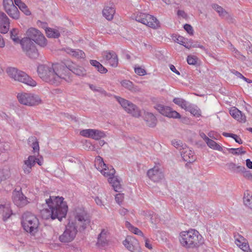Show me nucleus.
<instances>
[{
	"mask_svg": "<svg viewBox=\"0 0 252 252\" xmlns=\"http://www.w3.org/2000/svg\"><path fill=\"white\" fill-rule=\"evenodd\" d=\"M71 71L74 74L83 76L86 74V70L80 64H71L67 67L61 64H40L37 71L40 77L46 81L58 84L62 79L67 80L66 77Z\"/></svg>",
	"mask_w": 252,
	"mask_h": 252,
	"instance_id": "f257e3e1",
	"label": "nucleus"
},
{
	"mask_svg": "<svg viewBox=\"0 0 252 252\" xmlns=\"http://www.w3.org/2000/svg\"><path fill=\"white\" fill-rule=\"evenodd\" d=\"M90 220L84 209L75 208L65 226L63 233L59 236L62 243H69L75 238L77 232L84 230L90 224Z\"/></svg>",
	"mask_w": 252,
	"mask_h": 252,
	"instance_id": "f03ea898",
	"label": "nucleus"
},
{
	"mask_svg": "<svg viewBox=\"0 0 252 252\" xmlns=\"http://www.w3.org/2000/svg\"><path fill=\"white\" fill-rule=\"evenodd\" d=\"M47 208L41 210V216L44 219H51L54 220L58 219L62 221L65 218L67 211L68 206L63 197L50 196L45 200Z\"/></svg>",
	"mask_w": 252,
	"mask_h": 252,
	"instance_id": "7ed1b4c3",
	"label": "nucleus"
},
{
	"mask_svg": "<svg viewBox=\"0 0 252 252\" xmlns=\"http://www.w3.org/2000/svg\"><path fill=\"white\" fill-rule=\"evenodd\" d=\"M178 240L180 245L186 249L198 248L204 243V238L199 232L193 229L181 231Z\"/></svg>",
	"mask_w": 252,
	"mask_h": 252,
	"instance_id": "20e7f679",
	"label": "nucleus"
},
{
	"mask_svg": "<svg viewBox=\"0 0 252 252\" xmlns=\"http://www.w3.org/2000/svg\"><path fill=\"white\" fill-rule=\"evenodd\" d=\"M8 76L15 81L24 83L28 86H32L30 77L25 72L18 70L14 67H8L6 69Z\"/></svg>",
	"mask_w": 252,
	"mask_h": 252,
	"instance_id": "39448f33",
	"label": "nucleus"
},
{
	"mask_svg": "<svg viewBox=\"0 0 252 252\" xmlns=\"http://www.w3.org/2000/svg\"><path fill=\"white\" fill-rule=\"evenodd\" d=\"M94 165L101 174L108 178V179L112 177L115 173L114 168L112 166L107 165L104 162L103 159L99 156L95 158Z\"/></svg>",
	"mask_w": 252,
	"mask_h": 252,
	"instance_id": "423d86ee",
	"label": "nucleus"
},
{
	"mask_svg": "<svg viewBox=\"0 0 252 252\" xmlns=\"http://www.w3.org/2000/svg\"><path fill=\"white\" fill-rule=\"evenodd\" d=\"M117 100L128 113L135 117H138L141 115V112L138 107L130 101L123 98L117 96Z\"/></svg>",
	"mask_w": 252,
	"mask_h": 252,
	"instance_id": "0eeeda50",
	"label": "nucleus"
},
{
	"mask_svg": "<svg viewBox=\"0 0 252 252\" xmlns=\"http://www.w3.org/2000/svg\"><path fill=\"white\" fill-rule=\"evenodd\" d=\"M3 6L8 16L15 20L20 18V12L17 7L14 4L13 0H3Z\"/></svg>",
	"mask_w": 252,
	"mask_h": 252,
	"instance_id": "6e6552de",
	"label": "nucleus"
},
{
	"mask_svg": "<svg viewBox=\"0 0 252 252\" xmlns=\"http://www.w3.org/2000/svg\"><path fill=\"white\" fill-rule=\"evenodd\" d=\"M125 225L126 227L128 229V230L129 231H130L132 233H134L135 235L141 236L143 238L145 242L144 245L147 249L150 250H152L153 249V245L152 244L151 241L146 237H145L143 233L139 229L134 226L129 222L127 221L126 222Z\"/></svg>",
	"mask_w": 252,
	"mask_h": 252,
	"instance_id": "1a4fd4ad",
	"label": "nucleus"
},
{
	"mask_svg": "<svg viewBox=\"0 0 252 252\" xmlns=\"http://www.w3.org/2000/svg\"><path fill=\"white\" fill-rule=\"evenodd\" d=\"M23 51L27 54L30 53L32 48V29H29L19 43Z\"/></svg>",
	"mask_w": 252,
	"mask_h": 252,
	"instance_id": "9d476101",
	"label": "nucleus"
},
{
	"mask_svg": "<svg viewBox=\"0 0 252 252\" xmlns=\"http://www.w3.org/2000/svg\"><path fill=\"white\" fill-rule=\"evenodd\" d=\"M123 245L131 252H142L138 240L134 237H127L123 241Z\"/></svg>",
	"mask_w": 252,
	"mask_h": 252,
	"instance_id": "9b49d317",
	"label": "nucleus"
},
{
	"mask_svg": "<svg viewBox=\"0 0 252 252\" xmlns=\"http://www.w3.org/2000/svg\"><path fill=\"white\" fill-rule=\"evenodd\" d=\"M148 177L154 182H158L164 178L162 168L159 165H156L147 172Z\"/></svg>",
	"mask_w": 252,
	"mask_h": 252,
	"instance_id": "f8f14e48",
	"label": "nucleus"
},
{
	"mask_svg": "<svg viewBox=\"0 0 252 252\" xmlns=\"http://www.w3.org/2000/svg\"><path fill=\"white\" fill-rule=\"evenodd\" d=\"M80 134L85 137L98 140L105 136L103 131L95 129H85L80 131Z\"/></svg>",
	"mask_w": 252,
	"mask_h": 252,
	"instance_id": "ddd939ff",
	"label": "nucleus"
},
{
	"mask_svg": "<svg viewBox=\"0 0 252 252\" xmlns=\"http://www.w3.org/2000/svg\"><path fill=\"white\" fill-rule=\"evenodd\" d=\"M39 146L36 138H32V165L37 163L41 165L43 163V157L39 155Z\"/></svg>",
	"mask_w": 252,
	"mask_h": 252,
	"instance_id": "4468645a",
	"label": "nucleus"
},
{
	"mask_svg": "<svg viewBox=\"0 0 252 252\" xmlns=\"http://www.w3.org/2000/svg\"><path fill=\"white\" fill-rule=\"evenodd\" d=\"M155 108L162 115L169 118H180V115L175 110H173L171 108L167 106H164L161 104H158L155 106Z\"/></svg>",
	"mask_w": 252,
	"mask_h": 252,
	"instance_id": "2eb2a0df",
	"label": "nucleus"
},
{
	"mask_svg": "<svg viewBox=\"0 0 252 252\" xmlns=\"http://www.w3.org/2000/svg\"><path fill=\"white\" fill-rule=\"evenodd\" d=\"M12 200L14 204L19 207H22L28 203L27 197L21 192V189L19 190L15 189L13 191Z\"/></svg>",
	"mask_w": 252,
	"mask_h": 252,
	"instance_id": "dca6fc26",
	"label": "nucleus"
},
{
	"mask_svg": "<svg viewBox=\"0 0 252 252\" xmlns=\"http://www.w3.org/2000/svg\"><path fill=\"white\" fill-rule=\"evenodd\" d=\"M21 223L26 232L32 233V213L30 212H26L23 215Z\"/></svg>",
	"mask_w": 252,
	"mask_h": 252,
	"instance_id": "f3484780",
	"label": "nucleus"
},
{
	"mask_svg": "<svg viewBox=\"0 0 252 252\" xmlns=\"http://www.w3.org/2000/svg\"><path fill=\"white\" fill-rule=\"evenodd\" d=\"M183 159L188 162H192L195 160L194 152L189 147L185 145L180 152Z\"/></svg>",
	"mask_w": 252,
	"mask_h": 252,
	"instance_id": "a211bd4d",
	"label": "nucleus"
},
{
	"mask_svg": "<svg viewBox=\"0 0 252 252\" xmlns=\"http://www.w3.org/2000/svg\"><path fill=\"white\" fill-rule=\"evenodd\" d=\"M32 41L40 46L46 44V39L38 30L32 28Z\"/></svg>",
	"mask_w": 252,
	"mask_h": 252,
	"instance_id": "6ab92c4d",
	"label": "nucleus"
},
{
	"mask_svg": "<svg viewBox=\"0 0 252 252\" xmlns=\"http://www.w3.org/2000/svg\"><path fill=\"white\" fill-rule=\"evenodd\" d=\"M102 59L101 62L108 63H118V58L117 54L113 51H104L102 53Z\"/></svg>",
	"mask_w": 252,
	"mask_h": 252,
	"instance_id": "aec40b11",
	"label": "nucleus"
},
{
	"mask_svg": "<svg viewBox=\"0 0 252 252\" xmlns=\"http://www.w3.org/2000/svg\"><path fill=\"white\" fill-rule=\"evenodd\" d=\"M9 20L7 16L3 12L0 13V32L6 33L9 28Z\"/></svg>",
	"mask_w": 252,
	"mask_h": 252,
	"instance_id": "412c9836",
	"label": "nucleus"
},
{
	"mask_svg": "<svg viewBox=\"0 0 252 252\" xmlns=\"http://www.w3.org/2000/svg\"><path fill=\"white\" fill-rule=\"evenodd\" d=\"M230 115L236 120L240 123H245L246 117L242 112L235 107H232L229 109Z\"/></svg>",
	"mask_w": 252,
	"mask_h": 252,
	"instance_id": "4be33fe9",
	"label": "nucleus"
},
{
	"mask_svg": "<svg viewBox=\"0 0 252 252\" xmlns=\"http://www.w3.org/2000/svg\"><path fill=\"white\" fill-rule=\"evenodd\" d=\"M235 243L236 245L243 251L249 252L250 248L247 241L240 235L235 236Z\"/></svg>",
	"mask_w": 252,
	"mask_h": 252,
	"instance_id": "5701e85b",
	"label": "nucleus"
},
{
	"mask_svg": "<svg viewBox=\"0 0 252 252\" xmlns=\"http://www.w3.org/2000/svg\"><path fill=\"white\" fill-rule=\"evenodd\" d=\"M2 213L4 221L7 220L13 214L9 203H7L4 205H0V213Z\"/></svg>",
	"mask_w": 252,
	"mask_h": 252,
	"instance_id": "b1692460",
	"label": "nucleus"
},
{
	"mask_svg": "<svg viewBox=\"0 0 252 252\" xmlns=\"http://www.w3.org/2000/svg\"><path fill=\"white\" fill-rule=\"evenodd\" d=\"M115 13V9L113 3L110 4L109 6H105L102 11L103 16L108 20L113 18Z\"/></svg>",
	"mask_w": 252,
	"mask_h": 252,
	"instance_id": "393cba45",
	"label": "nucleus"
},
{
	"mask_svg": "<svg viewBox=\"0 0 252 252\" xmlns=\"http://www.w3.org/2000/svg\"><path fill=\"white\" fill-rule=\"evenodd\" d=\"M148 19L149 20H147V23L145 26L154 30L159 28L160 23L156 17L149 14Z\"/></svg>",
	"mask_w": 252,
	"mask_h": 252,
	"instance_id": "a878e982",
	"label": "nucleus"
},
{
	"mask_svg": "<svg viewBox=\"0 0 252 252\" xmlns=\"http://www.w3.org/2000/svg\"><path fill=\"white\" fill-rule=\"evenodd\" d=\"M108 181L112 185L115 191L118 192L121 190V181L117 176L114 175L112 177L109 178Z\"/></svg>",
	"mask_w": 252,
	"mask_h": 252,
	"instance_id": "bb28decb",
	"label": "nucleus"
},
{
	"mask_svg": "<svg viewBox=\"0 0 252 252\" xmlns=\"http://www.w3.org/2000/svg\"><path fill=\"white\" fill-rule=\"evenodd\" d=\"M149 14L142 12H137L134 14V19L138 22L145 25L147 20H149Z\"/></svg>",
	"mask_w": 252,
	"mask_h": 252,
	"instance_id": "cd10ccee",
	"label": "nucleus"
},
{
	"mask_svg": "<svg viewBox=\"0 0 252 252\" xmlns=\"http://www.w3.org/2000/svg\"><path fill=\"white\" fill-rule=\"evenodd\" d=\"M17 97L21 103L29 106L32 105V97L30 94L26 93L18 94Z\"/></svg>",
	"mask_w": 252,
	"mask_h": 252,
	"instance_id": "c85d7f7f",
	"label": "nucleus"
},
{
	"mask_svg": "<svg viewBox=\"0 0 252 252\" xmlns=\"http://www.w3.org/2000/svg\"><path fill=\"white\" fill-rule=\"evenodd\" d=\"M121 84L122 87L132 92H138L140 91V89L137 86H134L132 82L129 80H123L121 82Z\"/></svg>",
	"mask_w": 252,
	"mask_h": 252,
	"instance_id": "c756f323",
	"label": "nucleus"
},
{
	"mask_svg": "<svg viewBox=\"0 0 252 252\" xmlns=\"http://www.w3.org/2000/svg\"><path fill=\"white\" fill-rule=\"evenodd\" d=\"M144 120L146 122L147 125L150 127H154L156 125V118L155 116L151 113H145Z\"/></svg>",
	"mask_w": 252,
	"mask_h": 252,
	"instance_id": "7c9ffc66",
	"label": "nucleus"
},
{
	"mask_svg": "<svg viewBox=\"0 0 252 252\" xmlns=\"http://www.w3.org/2000/svg\"><path fill=\"white\" fill-rule=\"evenodd\" d=\"M108 231L105 229L102 230L98 236L97 244L98 246H103L107 242Z\"/></svg>",
	"mask_w": 252,
	"mask_h": 252,
	"instance_id": "2f4dec72",
	"label": "nucleus"
},
{
	"mask_svg": "<svg viewBox=\"0 0 252 252\" xmlns=\"http://www.w3.org/2000/svg\"><path fill=\"white\" fill-rule=\"evenodd\" d=\"M66 52L76 59L84 58L85 54L80 50H73L72 49H66Z\"/></svg>",
	"mask_w": 252,
	"mask_h": 252,
	"instance_id": "473e14b6",
	"label": "nucleus"
},
{
	"mask_svg": "<svg viewBox=\"0 0 252 252\" xmlns=\"http://www.w3.org/2000/svg\"><path fill=\"white\" fill-rule=\"evenodd\" d=\"M23 169L26 174H30L32 171V156H29L27 159L24 161Z\"/></svg>",
	"mask_w": 252,
	"mask_h": 252,
	"instance_id": "72a5a7b5",
	"label": "nucleus"
},
{
	"mask_svg": "<svg viewBox=\"0 0 252 252\" xmlns=\"http://www.w3.org/2000/svg\"><path fill=\"white\" fill-rule=\"evenodd\" d=\"M227 151L235 156H241L246 153V149L243 147L238 148H227Z\"/></svg>",
	"mask_w": 252,
	"mask_h": 252,
	"instance_id": "f704fd0d",
	"label": "nucleus"
},
{
	"mask_svg": "<svg viewBox=\"0 0 252 252\" xmlns=\"http://www.w3.org/2000/svg\"><path fill=\"white\" fill-rule=\"evenodd\" d=\"M19 30L18 29H13L10 32V39L15 44H19L20 39L19 36Z\"/></svg>",
	"mask_w": 252,
	"mask_h": 252,
	"instance_id": "c9c22d12",
	"label": "nucleus"
},
{
	"mask_svg": "<svg viewBox=\"0 0 252 252\" xmlns=\"http://www.w3.org/2000/svg\"><path fill=\"white\" fill-rule=\"evenodd\" d=\"M206 144L210 148L224 153L223 151V147L212 139L210 138Z\"/></svg>",
	"mask_w": 252,
	"mask_h": 252,
	"instance_id": "e433bc0d",
	"label": "nucleus"
},
{
	"mask_svg": "<svg viewBox=\"0 0 252 252\" xmlns=\"http://www.w3.org/2000/svg\"><path fill=\"white\" fill-rule=\"evenodd\" d=\"M244 203L246 206L252 209V193L248 191L245 192Z\"/></svg>",
	"mask_w": 252,
	"mask_h": 252,
	"instance_id": "4c0bfd02",
	"label": "nucleus"
},
{
	"mask_svg": "<svg viewBox=\"0 0 252 252\" xmlns=\"http://www.w3.org/2000/svg\"><path fill=\"white\" fill-rule=\"evenodd\" d=\"M173 101L175 104L185 110L188 108V106L189 104L188 102L181 98H175L173 99Z\"/></svg>",
	"mask_w": 252,
	"mask_h": 252,
	"instance_id": "58836bf2",
	"label": "nucleus"
},
{
	"mask_svg": "<svg viewBox=\"0 0 252 252\" xmlns=\"http://www.w3.org/2000/svg\"><path fill=\"white\" fill-rule=\"evenodd\" d=\"M47 36L50 38H58L60 36L58 31L52 28H47L45 30Z\"/></svg>",
	"mask_w": 252,
	"mask_h": 252,
	"instance_id": "ea45409f",
	"label": "nucleus"
},
{
	"mask_svg": "<svg viewBox=\"0 0 252 252\" xmlns=\"http://www.w3.org/2000/svg\"><path fill=\"white\" fill-rule=\"evenodd\" d=\"M186 111H189L192 115L198 117L201 115L200 111L196 106L189 104Z\"/></svg>",
	"mask_w": 252,
	"mask_h": 252,
	"instance_id": "a19ab883",
	"label": "nucleus"
},
{
	"mask_svg": "<svg viewBox=\"0 0 252 252\" xmlns=\"http://www.w3.org/2000/svg\"><path fill=\"white\" fill-rule=\"evenodd\" d=\"M36 220V219H35ZM36 223H34V226H32V236H35V239L38 238L41 235V231L38 229V222L36 220Z\"/></svg>",
	"mask_w": 252,
	"mask_h": 252,
	"instance_id": "79ce46f5",
	"label": "nucleus"
},
{
	"mask_svg": "<svg viewBox=\"0 0 252 252\" xmlns=\"http://www.w3.org/2000/svg\"><path fill=\"white\" fill-rule=\"evenodd\" d=\"M213 7L219 13L220 16L223 17L227 15V12L218 4H214Z\"/></svg>",
	"mask_w": 252,
	"mask_h": 252,
	"instance_id": "37998d69",
	"label": "nucleus"
},
{
	"mask_svg": "<svg viewBox=\"0 0 252 252\" xmlns=\"http://www.w3.org/2000/svg\"><path fill=\"white\" fill-rule=\"evenodd\" d=\"M17 6L26 15H30L31 14V11L28 9L27 5L24 3L22 2Z\"/></svg>",
	"mask_w": 252,
	"mask_h": 252,
	"instance_id": "c03bdc74",
	"label": "nucleus"
},
{
	"mask_svg": "<svg viewBox=\"0 0 252 252\" xmlns=\"http://www.w3.org/2000/svg\"><path fill=\"white\" fill-rule=\"evenodd\" d=\"M94 68L100 73H105L107 72V69L103 66L102 64H93Z\"/></svg>",
	"mask_w": 252,
	"mask_h": 252,
	"instance_id": "a18cd8bd",
	"label": "nucleus"
},
{
	"mask_svg": "<svg viewBox=\"0 0 252 252\" xmlns=\"http://www.w3.org/2000/svg\"><path fill=\"white\" fill-rule=\"evenodd\" d=\"M172 145L177 149H180L181 151L183 150V147H184L185 144H183L182 141L178 140H173L172 141Z\"/></svg>",
	"mask_w": 252,
	"mask_h": 252,
	"instance_id": "49530a36",
	"label": "nucleus"
},
{
	"mask_svg": "<svg viewBox=\"0 0 252 252\" xmlns=\"http://www.w3.org/2000/svg\"><path fill=\"white\" fill-rule=\"evenodd\" d=\"M231 72L234 75H235L238 78L242 79L248 83L252 82L251 81H249L248 79L245 77L241 73H240V72H239L238 71L235 69H232L231 70Z\"/></svg>",
	"mask_w": 252,
	"mask_h": 252,
	"instance_id": "de8ad7c7",
	"label": "nucleus"
},
{
	"mask_svg": "<svg viewBox=\"0 0 252 252\" xmlns=\"http://www.w3.org/2000/svg\"><path fill=\"white\" fill-rule=\"evenodd\" d=\"M134 71L135 73L140 76L145 75L146 74L145 69L139 66L134 67Z\"/></svg>",
	"mask_w": 252,
	"mask_h": 252,
	"instance_id": "09e8293b",
	"label": "nucleus"
},
{
	"mask_svg": "<svg viewBox=\"0 0 252 252\" xmlns=\"http://www.w3.org/2000/svg\"><path fill=\"white\" fill-rule=\"evenodd\" d=\"M208 137H210L211 139H215V140H219L220 136V135L217 132L215 131H210L208 133Z\"/></svg>",
	"mask_w": 252,
	"mask_h": 252,
	"instance_id": "8fccbe9b",
	"label": "nucleus"
},
{
	"mask_svg": "<svg viewBox=\"0 0 252 252\" xmlns=\"http://www.w3.org/2000/svg\"><path fill=\"white\" fill-rule=\"evenodd\" d=\"M174 40L180 44L185 46V44L186 42V39L183 36L180 35H176Z\"/></svg>",
	"mask_w": 252,
	"mask_h": 252,
	"instance_id": "3c124183",
	"label": "nucleus"
},
{
	"mask_svg": "<svg viewBox=\"0 0 252 252\" xmlns=\"http://www.w3.org/2000/svg\"><path fill=\"white\" fill-rule=\"evenodd\" d=\"M187 63H197L198 61V58L193 55L188 56L187 59Z\"/></svg>",
	"mask_w": 252,
	"mask_h": 252,
	"instance_id": "603ef678",
	"label": "nucleus"
},
{
	"mask_svg": "<svg viewBox=\"0 0 252 252\" xmlns=\"http://www.w3.org/2000/svg\"><path fill=\"white\" fill-rule=\"evenodd\" d=\"M124 198V194L123 193H117L115 195V200L119 204H121L122 203Z\"/></svg>",
	"mask_w": 252,
	"mask_h": 252,
	"instance_id": "864d4df0",
	"label": "nucleus"
},
{
	"mask_svg": "<svg viewBox=\"0 0 252 252\" xmlns=\"http://www.w3.org/2000/svg\"><path fill=\"white\" fill-rule=\"evenodd\" d=\"M9 144L7 142H0V152L8 150Z\"/></svg>",
	"mask_w": 252,
	"mask_h": 252,
	"instance_id": "5fc2aeb1",
	"label": "nucleus"
},
{
	"mask_svg": "<svg viewBox=\"0 0 252 252\" xmlns=\"http://www.w3.org/2000/svg\"><path fill=\"white\" fill-rule=\"evenodd\" d=\"M184 29L186 31V32L190 35H192L193 34V29L192 27L189 24H185L184 25Z\"/></svg>",
	"mask_w": 252,
	"mask_h": 252,
	"instance_id": "6e6d98bb",
	"label": "nucleus"
},
{
	"mask_svg": "<svg viewBox=\"0 0 252 252\" xmlns=\"http://www.w3.org/2000/svg\"><path fill=\"white\" fill-rule=\"evenodd\" d=\"M85 148L89 151H94L95 147L90 142L86 141L85 145Z\"/></svg>",
	"mask_w": 252,
	"mask_h": 252,
	"instance_id": "4d7b16f0",
	"label": "nucleus"
},
{
	"mask_svg": "<svg viewBox=\"0 0 252 252\" xmlns=\"http://www.w3.org/2000/svg\"><path fill=\"white\" fill-rule=\"evenodd\" d=\"M41 101V99L38 96L32 95V106L40 104Z\"/></svg>",
	"mask_w": 252,
	"mask_h": 252,
	"instance_id": "13d9d810",
	"label": "nucleus"
},
{
	"mask_svg": "<svg viewBox=\"0 0 252 252\" xmlns=\"http://www.w3.org/2000/svg\"><path fill=\"white\" fill-rule=\"evenodd\" d=\"M89 87L92 90H93L94 91L99 92L100 93L103 92V91L102 90V89L101 88H100L99 87H98V86L92 85V84H90Z\"/></svg>",
	"mask_w": 252,
	"mask_h": 252,
	"instance_id": "bf43d9fd",
	"label": "nucleus"
},
{
	"mask_svg": "<svg viewBox=\"0 0 252 252\" xmlns=\"http://www.w3.org/2000/svg\"><path fill=\"white\" fill-rule=\"evenodd\" d=\"M148 216H149V217L151 216L150 219L152 223L156 224V223H157V222L158 221V220L157 219L155 215H151L150 213H148Z\"/></svg>",
	"mask_w": 252,
	"mask_h": 252,
	"instance_id": "052dcab7",
	"label": "nucleus"
},
{
	"mask_svg": "<svg viewBox=\"0 0 252 252\" xmlns=\"http://www.w3.org/2000/svg\"><path fill=\"white\" fill-rule=\"evenodd\" d=\"M232 138L235 140L236 142L238 143L239 144H241L243 143V140L240 138L239 136H238L236 134L233 135Z\"/></svg>",
	"mask_w": 252,
	"mask_h": 252,
	"instance_id": "680f3d73",
	"label": "nucleus"
},
{
	"mask_svg": "<svg viewBox=\"0 0 252 252\" xmlns=\"http://www.w3.org/2000/svg\"><path fill=\"white\" fill-rule=\"evenodd\" d=\"M200 136L205 141L206 143L210 139L204 132H201L199 133Z\"/></svg>",
	"mask_w": 252,
	"mask_h": 252,
	"instance_id": "e2e57ef3",
	"label": "nucleus"
},
{
	"mask_svg": "<svg viewBox=\"0 0 252 252\" xmlns=\"http://www.w3.org/2000/svg\"><path fill=\"white\" fill-rule=\"evenodd\" d=\"M94 200L97 205L99 206H103V201L102 200V199L99 198V197H96L94 198Z\"/></svg>",
	"mask_w": 252,
	"mask_h": 252,
	"instance_id": "0e129e2a",
	"label": "nucleus"
},
{
	"mask_svg": "<svg viewBox=\"0 0 252 252\" xmlns=\"http://www.w3.org/2000/svg\"><path fill=\"white\" fill-rule=\"evenodd\" d=\"M128 210L124 208H122L119 210V213L122 216H125L127 214Z\"/></svg>",
	"mask_w": 252,
	"mask_h": 252,
	"instance_id": "69168bd1",
	"label": "nucleus"
},
{
	"mask_svg": "<svg viewBox=\"0 0 252 252\" xmlns=\"http://www.w3.org/2000/svg\"><path fill=\"white\" fill-rule=\"evenodd\" d=\"M177 14H178V16H181V17H183V18H185L187 17V14L184 11L178 10Z\"/></svg>",
	"mask_w": 252,
	"mask_h": 252,
	"instance_id": "338daca9",
	"label": "nucleus"
},
{
	"mask_svg": "<svg viewBox=\"0 0 252 252\" xmlns=\"http://www.w3.org/2000/svg\"><path fill=\"white\" fill-rule=\"evenodd\" d=\"M246 161L247 167L252 169V161L250 159H247Z\"/></svg>",
	"mask_w": 252,
	"mask_h": 252,
	"instance_id": "774afa93",
	"label": "nucleus"
}]
</instances>
